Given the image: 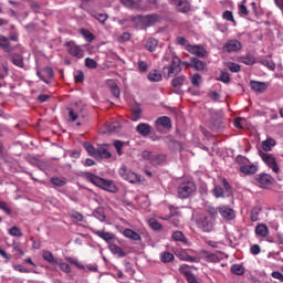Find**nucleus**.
<instances>
[{
  "label": "nucleus",
  "mask_w": 283,
  "mask_h": 283,
  "mask_svg": "<svg viewBox=\"0 0 283 283\" xmlns=\"http://www.w3.org/2000/svg\"><path fill=\"white\" fill-rule=\"evenodd\" d=\"M180 63V57L171 53H165L161 59L163 72H165L166 70L168 71V78H171V76H178L182 72Z\"/></svg>",
  "instance_id": "obj_1"
},
{
  "label": "nucleus",
  "mask_w": 283,
  "mask_h": 283,
  "mask_svg": "<svg viewBox=\"0 0 283 283\" xmlns=\"http://www.w3.org/2000/svg\"><path fill=\"white\" fill-rule=\"evenodd\" d=\"M86 178L95 185V187H99V189H104V191H108L109 193H118V187L112 180L103 179L92 172H86Z\"/></svg>",
  "instance_id": "obj_2"
},
{
  "label": "nucleus",
  "mask_w": 283,
  "mask_h": 283,
  "mask_svg": "<svg viewBox=\"0 0 283 283\" xmlns=\"http://www.w3.org/2000/svg\"><path fill=\"white\" fill-rule=\"evenodd\" d=\"M222 185L223 188L218 185L213 187L212 196H214V198H231V196H233V188L231 187V184H229L227 178H223Z\"/></svg>",
  "instance_id": "obj_3"
},
{
  "label": "nucleus",
  "mask_w": 283,
  "mask_h": 283,
  "mask_svg": "<svg viewBox=\"0 0 283 283\" xmlns=\"http://www.w3.org/2000/svg\"><path fill=\"white\" fill-rule=\"evenodd\" d=\"M197 187L193 181H184L179 185L177 189L178 198L181 200H187V198H191L193 193H196Z\"/></svg>",
  "instance_id": "obj_4"
},
{
  "label": "nucleus",
  "mask_w": 283,
  "mask_h": 283,
  "mask_svg": "<svg viewBox=\"0 0 283 283\" xmlns=\"http://www.w3.org/2000/svg\"><path fill=\"white\" fill-rule=\"evenodd\" d=\"M142 158H144V160H148L150 165H154V167H158V165H163V163L167 160V155L154 154L149 150H144L142 153Z\"/></svg>",
  "instance_id": "obj_5"
},
{
  "label": "nucleus",
  "mask_w": 283,
  "mask_h": 283,
  "mask_svg": "<svg viewBox=\"0 0 283 283\" xmlns=\"http://www.w3.org/2000/svg\"><path fill=\"white\" fill-rule=\"evenodd\" d=\"M118 174L123 180H127V182H130V185L140 182V175L132 171L129 168H127V166H122Z\"/></svg>",
  "instance_id": "obj_6"
},
{
  "label": "nucleus",
  "mask_w": 283,
  "mask_h": 283,
  "mask_svg": "<svg viewBox=\"0 0 283 283\" xmlns=\"http://www.w3.org/2000/svg\"><path fill=\"white\" fill-rule=\"evenodd\" d=\"M259 156L263 163H265L266 166L274 171V174H280V166H277V161L273 155L259 150Z\"/></svg>",
  "instance_id": "obj_7"
},
{
  "label": "nucleus",
  "mask_w": 283,
  "mask_h": 283,
  "mask_svg": "<svg viewBox=\"0 0 283 283\" xmlns=\"http://www.w3.org/2000/svg\"><path fill=\"white\" fill-rule=\"evenodd\" d=\"M64 46L67 48L69 54L75 59H83V56H85L83 49H81L74 41L66 42Z\"/></svg>",
  "instance_id": "obj_8"
},
{
  "label": "nucleus",
  "mask_w": 283,
  "mask_h": 283,
  "mask_svg": "<svg viewBox=\"0 0 283 283\" xmlns=\"http://www.w3.org/2000/svg\"><path fill=\"white\" fill-rule=\"evenodd\" d=\"M135 21H139L146 28H151V25H155V23H158L160 21V15L158 14H148V15H137L135 18Z\"/></svg>",
  "instance_id": "obj_9"
},
{
  "label": "nucleus",
  "mask_w": 283,
  "mask_h": 283,
  "mask_svg": "<svg viewBox=\"0 0 283 283\" xmlns=\"http://www.w3.org/2000/svg\"><path fill=\"white\" fill-rule=\"evenodd\" d=\"M273 178L269 174H259L255 175L254 181L259 187H262L263 189H266V187H270V185H273Z\"/></svg>",
  "instance_id": "obj_10"
},
{
  "label": "nucleus",
  "mask_w": 283,
  "mask_h": 283,
  "mask_svg": "<svg viewBox=\"0 0 283 283\" xmlns=\"http://www.w3.org/2000/svg\"><path fill=\"white\" fill-rule=\"evenodd\" d=\"M186 50L190 54H193L195 56H198L199 59H205L207 56V49L203 48L202 45L188 44L186 46Z\"/></svg>",
  "instance_id": "obj_11"
},
{
  "label": "nucleus",
  "mask_w": 283,
  "mask_h": 283,
  "mask_svg": "<svg viewBox=\"0 0 283 283\" xmlns=\"http://www.w3.org/2000/svg\"><path fill=\"white\" fill-rule=\"evenodd\" d=\"M223 52H228V54H231V52H240L242 50V43L238 40H229L222 48Z\"/></svg>",
  "instance_id": "obj_12"
},
{
  "label": "nucleus",
  "mask_w": 283,
  "mask_h": 283,
  "mask_svg": "<svg viewBox=\"0 0 283 283\" xmlns=\"http://www.w3.org/2000/svg\"><path fill=\"white\" fill-rule=\"evenodd\" d=\"M176 258H179L182 262H200V259L198 256H191L189 253H187V250H177L175 252Z\"/></svg>",
  "instance_id": "obj_13"
},
{
  "label": "nucleus",
  "mask_w": 283,
  "mask_h": 283,
  "mask_svg": "<svg viewBox=\"0 0 283 283\" xmlns=\"http://www.w3.org/2000/svg\"><path fill=\"white\" fill-rule=\"evenodd\" d=\"M218 211L221 216V218H223V220H233V218H235V211H233V208H229L228 206H220L218 208Z\"/></svg>",
  "instance_id": "obj_14"
},
{
  "label": "nucleus",
  "mask_w": 283,
  "mask_h": 283,
  "mask_svg": "<svg viewBox=\"0 0 283 283\" xmlns=\"http://www.w3.org/2000/svg\"><path fill=\"white\" fill-rule=\"evenodd\" d=\"M172 3L184 14L191 11V2L189 0H172Z\"/></svg>",
  "instance_id": "obj_15"
},
{
  "label": "nucleus",
  "mask_w": 283,
  "mask_h": 283,
  "mask_svg": "<svg viewBox=\"0 0 283 283\" xmlns=\"http://www.w3.org/2000/svg\"><path fill=\"white\" fill-rule=\"evenodd\" d=\"M9 61L15 65V67L23 69L25 67V62L23 61V55L21 53H12L9 54Z\"/></svg>",
  "instance_id": "obj_16"
},
{
  "label": "nucleus",
  "mask_w": 283,
  "mask_h": 283,
  "mask_svg": "<svg viewBox=\"0 0 283 283\" xmlns=\"http://www.w3.org/2000/svg\"><path fill=\"white\" fill-rule=\"evenodd\" d=\"M250 87L253 92H256V94H264L269 86L264 82L250 81Z\"/></svg>",
  "instance_id": "obj_17"
},
{
  "label": "nucleus",
  "mask_w": 283,
  "mask_h": 283,
  "mask_svg": "<svg viewBox=\"0 0 283 283\" xmlns=\"http://www.w3.org/2000/svg\"><path fill=\"white\" fill-rule=\"evenodd\" d=\"M136 132L139 136L147 137L151 134V126L147 123H140L136 126Z\"/></svg>",
  "instance_id": "obj_18"
},
{
  "label": "nucleus",
  "mask_w": 283,
  "mask_h": 283,
  "mask_svg": "<svg viewBox=\"0 0 283 283\" xmlns=\"http://www.w3.org/2000/svg\"><path fill=\"white\" fill-rule=\"evenodd\" d=\"M92 233H94V235H97V238H101L105 242H112V240H114L115 238L114 233L105 232L103 230H92Z\"/></svg>",
  "instance_id": "obj_19"
},
{
  "label": "nucleus",
  "mask_w": 283,
  "mask_h": 283,
  "mask_svg": "<svg viewBox=\"0 0 283 283\" xmlns=\"http://www.w3.org/2000/svg\"><path fill=\"white\" fill-rule=\"evenodd\" d=\"M123 235L125 238H128V240H134L135 242H140V240H143V238L140 237V234H138L136 231L126 228L123 232Z\"/></svg>",
  "instance_id": "obj_20"
},
{
  "label": "nucleus",
  "mask_w": 283,
  "mask_h": 283,
  "mask_svg": "<svg viewBox=\"0 0 283 283\" xmlns=\"http://www.w3.org/2000/svg\"><path fill=\"white\" fill-rule=\"evenodd\" d=\"M155 123L159 127H164V129H171V118L168 116L158 117Z\"/></svg>",
  "instance_id": "obj_21"
},
{
  "label": "nucleus",
  "mask_w": 283,
  "mask_h": 283,
  "mask_svg": "<svg viewBox=\"0 0 283 283\" xmlns=\"http://www.w3.org/2000/svg\"><path fill=\"white\" fill-rule=\"evenodd\" d=\"M145 49L148 52H156L158 50V40L156 38L146 39Z\"/></svg>",
  "instance_id": "obj_22"
},
{
  "label": "nucleus",
  "mask_w": 283,
  "mask_h": 283,
  "mask_svg": "<svg viewBox=\"0 0 283 283\" xmlns=\"http://www.w3.org/2000/svg\"><path fill=\"white\" fill-rule=\"evenodd\" d=\"M97 160H101L103 158H112V153H109V150L107 149V144H104L102 146L97 147Z\"/></svg>",
  "instance_id": "obj_23"
},
{
  "label": "nucleus",
  "mask_w": 283,
  "mask_h": 283,
  "mask_svg": "<svg viewBox=\"0 0 283 283\" xmlns=\"http://www.w3.org/2000/svg\"><path fill=\"white\" fill-rule=\"evenodd\" d=\"M241 174H244L245 176H253L258 174V166L255 165H244L240 167Z\"/></svg>",
  "instance_id": "obj_24"
},
{
  "label": "nucleus",
  "mask_w": 283,
  "mask_h": 283,
  "mask_svg": "<svg viewBox=\"0 0 283 283\" xmlns=\"http://www.w3.org/2000/svg\"><path fill=\"white\" fill-rule=\"evenodd\" d=\"M108 249L113 255H117V258H125L127 253H125V250L123 248L116 245L115 243H109Z\"/></svg>",
  "instance_id": "obj_25"
},
{
  "label": "nucleus",
  "mask_w": 283,
  "mask_h": 283,
  "mask_svg": "<svg viewBox=\"0 0 283 283\" xmlns=\"http://www.w3.org/2000/svg\"><path fill=\"white\" fill-rule=\"evenodd\" d=\"M186 82H187V76L178 75L172 78L171 85L175 90H180L185 85Z\"/></svg>",
  "instance_id": "obj_26"
},
{
  "label": "nucleus",
  "mask_w": 283,
  "mask_h": 283,
  "mask_svg": "<svg viewBox=\"0 0 283 283\" xmlns=\"http://www.w3.org/2000/svg\"><path fill=\"white\" fill-rule=\"evenodd\" d=\"M0 50H3L4 52H12V46H10V39H8L6 35H0Z\"/></svg>",
  "instance_id": "obj_27"
},
{
  "label": "nucleus",
  "mask_w": 283,
  "mask_h": 283,
  "mask_svg": "<svg viewBox=\"0 0 283 283\" xmlns=\"http://www.w3.org/2000/svg\"><path fill=\"white\" fill-rule=\"evenodd\" d=\"M199 227L203 229V231H211L213 229V223L209 220V217H203L199 219Z\"/></svg>",
  "instance_id": "obj_28"
},
{
  "label": "nucleus",
  "mask_w": 283,
  "mask_h": 283,
  "mask_svg": "<svg viewBox=\"0 0 283 283\" xmlns=\"http://www.w3.org/2000/svg\"><path fill=\"white\" fill-rule=\"evenodd\" d=\"M106 132H108V134H118V132H120V123L112 122L106 124Z\"/></svg>",
  "instance_id": "obj_29"
},
{
  "label": "nucleus",
  "mask_w": 283,
  "mask_h": 283,
  "mask_svg": "<svg viewBox=\"0 0 283 283\" xmlns=\"http://www.w3.org/2000/svg\"><path fill=\"white\" fill-rule=\"evenodd\" d=\"M255 234L260 235V238H266V235H269V228L266 227V224H258L255 227Z\"/></svg>",
  "instance_id": "obj_30"
},
{
  "label": "nucleus",
  "mask_w": 283,
  "mask_h": 283,
  "mask_svg": "<svg viewBox=\"0 0 283 283\" xmlns=\"http://www.w3.org/2000/svg\"><path fill=\"white\" fill-rule=\"evenodd\" d=\"M239 63H243L244 65H255V56L251 54L239 56Z\"/></svg>",
  "instance_id": "obj_31"
},
{
  "label": "nucleus",
  "mask_w": 283,
  "mask_h": 283,
  "mask_svg": "<svg viewBox=\"0 0 283 283\" xmlns=\"http://www.w3.org/2000/svg\"><path fill=\"white\" fill-rule=\"evenodd\" d=\"M42 258L45 262H49V264H59V260L54 258V254H52L51 251H43Z\"/></svg>",
  "instance_id": "obj_32"
},
{
  "label": "nucleus",
  "mask_w": 283,
  "mask_h": 283,
  "mask_svg": "<svg viewBox=\"0 0 283 283\" xmlns=\"http://www.w3.org/2000/svg\"><path fill=\"white\" fill-rule=\"evenodd\" d=\"M84 149L90 154V156H93V158H97L98 156V148L94 147L91 143L84 144Z\"/></svg>",
  "instance_id": "obj_33"
},
{
  "label": "nucleus",
  "mask_w": 283,
  "mask_h": 283,
  "mask_svg": "<svg viewBox=\"0 0 283 283\" xmlns=\"http://www.w3.org/2000/svg\"><path fill=\"white\" fill-rule=\"evenodd\" d=\"M263 151H271L272 147H275V139L268 138L261 143Z\"/></svg>",
  "instance_id": "obj_34"
},
{
  "label": "nucleus",
  "mask_w": 283,
  "mask_h": 283,
  "mask_svg": "<svg viewBox=\"0 0 283 283\" xmlns=\"http://www.w3.org/2000/svg\"><path fill=\"white\" fill-rule=\"evenodd\" d=\"M190 63H192V67L197 72H202V70H205V62L198 60V57H191Z\"/></svg>",
  "instance_id": "obj_35"
},
{
  "label": "nucleus",
  "mask_w": 283,
  "mask_h": 283,
  "mask_svg": "<svg viewBox=\"0 0 283 283\" xmlns=\"http://www.w3.org/2000/svg\"><path fill=\"white\" fill-rule=\"evenodd\" d=\"M148 80L151 81V83H159V81H163V74L156 70L150 71L148 74Z\"/></svg>",
  "instance_id": "obj_36"
},
{
  "label": "nucleus",
  "mask_w": 283,
  "mask_h": 283,
  "mask_svg": "<svg viewBox=\"0 0 283 283\" xmlns=\"http://www.w3.org/2000/svg\"><path fill=\"white\" fill-rule=\"evenodd\" d=\"M174 259L175 256L171 252L165 251L160 253V260L164 264H169V262H174Z\"/></svg>",
  "instance_id": "obj_37"
},
{
  "label": "nucleus",
  "mask_w": 283,
  "mask_h": 283,
  "mask_svg": "<svg viewBox=\"0 0 283 283\" xmlns=\"http://www.w3.org/2000/svg\"><path fill=\"white\" fill-rule=\"evenodd\" d=\"M53 187H65L67 185V180L65 178L52 177L50 180Z\"/></svg>",
  "instance_id": "obj_38"
},
{
  "label": "nucleus",
  "mask_w": 283,
  "mask_h": 283,
  "mask_svg": "<svg viewBox=\"0 0 283 283\" xmlns=\"http://www.w3.org/2000/svg\"><path fill=\"white\" fill-rule=\"evenodd\" d=\"M179 273L181 274V275H184V277H190L191 275H193L192 273H191V266L189 265V264H181L180 266H179Z\"/></svg>",
  "instance_id": "obj_39"
},
{
  "label": "nucleus",
  "mask_w": 283,
  "mask_h": 283,
  "mask_svg": "<svg viewBox=\"0 0 283 283\" xmlns=\"http://www.w3.org/2000/svg\"><path fill=\"white\" fill-rule=\"evenodd\" d=\"M122 6L129 8L130 10H138V1L135 0H119Z\"/></svg>",
  "instance_id": "obj_40"
},
{
  "label": "nucleus",
  "mask_w": 283,
  "mask_h": 283,
  "mask_svg": "<svg viewBox=\"0 0 283 283\" xmlns=\"http://www.w3.org/2000/svg\"><path fill=\"white\" fill-rule=\"evenodd\" d=\"M202 253L207 262H214V263L220 262V258L217 256L216 253H209L208 251H202Z\"/></svg>",
  "instance_id": "obj_41"
},
{
  "label": "nucleus",
  "mask_w": 283,
  "mask_h": 283,
  "mask_svg": "<svg viewBox=\"0 0 283 283\" xmlns=\"http://www.w3.org/2000/svg\"><path fill=\"white\" fill-rule=\"evenodd\" d=\"M172 240H175V242H182L184 244L187 242V238L181 231H175L172 233Z\"/></svg>",
  "instance_id": "obj_42"
},
{
  "label": "nucleus",
  "mask_w": 283,
  "mask_h": 283,
  "mask_svg": "<svg viewBox=\"0 0 283 283\" xmlns=\"http://www.w3.org/2000/svg\"><path fill=\"white\" fill-rule=\"evenodd\" d=\"M91 14L92 17H94V19L99 21V23H105V21H107L108 19V15L106 13H98V12L92 11Z\"/></svg>",
  "instance_id": "obj_43"
},
{
  "label": "nucleus",
  "mask_w": 283,
  "mask_h": 283,
  "mask_svg": "<svg viewBox=\"0 0 283 283\" xmlns=\"http://www.w3.org/2000/svg\"><path fill=\"white\" fill-rule=\"evenodd\" d=\"M231 273H233V275H244V266L240 264H233L231 266Z\"/></svg>",
  "instance_id": "obj_44"
},
{
  "label": "nucleus",
  "mask_w": 283,
  "mask_h": 283,
  "mask_svg": "<svg viewBox=\"0 0 283 283\" xmlns=\"http://www.w3.org/2000/svg\"><path fill=\"white\" fill-rule=\"evenodd\" d=\"M9 234L13 235V238H23V233L21 232V229L19 227L13 226L9 230Z\"/></svg>",
  "instance_id": "obj_45"
},
{
  "label": "nucleus",
  "mask_w": 283,
  "mask_h": 283,
  "mask_svg": "<svg viewBox=\"0 0 283 283\" xmlns=\"http://www.w3.org/2000/svg\"><path fill=\"white\" fill-rule=\"evenodd\" d=\"M261 65H264V67H268V70H271L272 72L275 70V63L272 60L262 59L260 60Z\"/></svg>",
  "instance_id": "obj_46"
},
{
  "label": "nucleus",
  "mask_w": 283,
  "mask_h": 283,
  "mask_svg": "<svg viewBox=\"0 0 283 283\" xmlns=\"http://www.w3.org/2000/svg\"><path fill=\"white\" fill-rule=\"evenodd\" d=\"M200 83H202V75L198 73L192 75L191 85H193V87H200Z\"/></svg>",
  "instance_id": "obj_47"
},
{
  "label": "nucleus",
  "mask_w": 283,
  "mask_h": 283,
  "mask_svg": "<svg viewBox=\"0 0 283 283\" xmlns=\"http://www.w3.org/2000/svg\"><path fill=\"white\" fill-rule=\"evenodd\" d=\"M57 266H60L61 271L63 273H72V268L70 266V264L63 262V261H57V263H55Z\"/></svg>",
  "instance_id": "obj_48"
},
{
  "label": "nucleus",
  "mask_w": 283,
  "mask_h": 283,
  "mask_svg": "<svg viewBox=\"0 0 283 283\" xmlns=\"http://www.w3.org/2000/svg\"><path fill=\"white\" fill-rule=\"evenodd\" d=\"M261 209L258 207H254L250 213V220L251 222H258L259 216H260Z\"/></svg>",
  "instance_id": "obj_49"
},
{
  "label": "nucleus",
  "mask_w": 283,
  "mask_h": 283,
  "mask_svg": "<svg viewBox=\"0 0 283 283\" xmlns=\"http://www.w3.org/2000/svg\"><path fill=\"white\" fill-rule=\"evenodd\" d=\"M218 81H221V83H231V75L227 71H221Z\"/></svg>",
  "instance_id": "obj_50"
},
{
  "label": "nucleus",
  "mask_w": 283,
  "mask_h": 283,
  "mask_svg": "<svg viewBox=\"0 0 283 283\" xmlns=\"http://www.w3.org/2000/svg\"><path fill=\"white\" fill-rule=\"evenodd\" d=\"M113 145L118 156H123V147H125V142L114 140Z\"/></svg>",
  "instance_id": "obj_51"
},
{
  "label": "nucleus",
  "mask_w": 283,
  "mask_h": 283,
  "mask_svg": "<svg viewBox=\"0 0 283 283\" xmlns=\"http://www.w3.org/2000/svg\"><path fill=\"white\" fill-rule=\"evenodd\" d=\"M85 65L88 70H96V67H98V63L92 57L85 59Z\"/></svg>",
  "instance_id": "obj_52"
},
{
  "label": "nucleus",
  "mask_w": 283,
  "mask_h": 283,
  "mask_svg": "<svg viewBox=\"0 0 283 283\" xmlns=\"http://www.w3.org/2000/svg\"><path fill=\"white\" fill-rule=\"evenodd\" d=\"M148 224L150 229H154L155 231H160V229H163V224H160L156 219H149Z\"/></svg>",
  "instance_id": "obj_53"
},
{
  "label": "nucleus",
  "mask_w": 283,
  "mask_h": 283,
  "mask_svg": "<svg viewBox=\"0 0 283 283\" xmlns=\"http://www.w3.org/2000/svg\"><path fill=\"white\" fill-rule=\"evenodd\" d=\"M0 209L1 211H4L7 216L12 214V209H10V206H8V202L0 200Z\"/></svg>",
  "instance_id": "obj_54"
},
{
  "label": "nucleus",
  "mask_w": 283,
  "mask_h": 283,
  "mask_svg": "<svg viewBox=\"0 0 283 283\" xmlns=\"http://www.w3.org/2000/svg\"><path fill=\"white\" fill-rule=\"evenodd\" d=\"M81 33H82V36H84V39H86V41H88L90 43L94 41V34L88 30L82 29Z\"/></svg>",
  "instance_id": "obj_55"
},
{
  "label": "nucleus",
  "mask_w": 283,
  "mask_h": 283,
  "mask_svg": "<svg viewBox=\"0 0 283 283\" xmlns=\"http://www.w3.org/2000/svg\"><path fill=\"white\" fill-rule=\"evenodd\" d=\"M137 66H138L139 72H147V70H149V65H147V62L142 61V60H139L137 62Z\"/></svg>",
  "instance_id": "obj_56"
},
{
  "label": "nucleus",
  "mask_w": 283,
  "mask_h": 283,
  "mask_svg": "<svg viewBox=\"0 0 283 283\" xmlns=\"http://www.w3.org/2000/svg\"><path fill=\"white\" fill-rule=\"evenodd\" d=\"M66 261H69L70 264H74L77 269H85V266L81 263H78V260L72 258V256H67Z\"/></svg>",
  "instance_id": "obj_57"
},
{
  "label": "nucleus",
  "mask_w": 283,
  "mask_h": 283,
  "mask_svg": "<svg viewBox=\"0 0 283 283\" xmlns=\"http://www.w3.org/2000/svg\"><path fill=\"white\" fill-rule=\"evenodd\" d=\"M223 19L226 21H231L232 23H235V19L233 18V12L231 11H224L222 14Z\"/></svg>",
  "instance_id": "obj_58"
},
{
  "label": "nucleus",
  "mask_w": 283,
  "mask_h": 283,
  "mask_svg": "<svg viewBox=\"0 0 283 283\" xmlns=\"http://www.w3.org/2000/svg\"><path fill=\"white\" fill-rule=\"evenodd\" d=\"M228 67H229L230 72H232V73H238V72H240V64H237V63H234V62H230V63L228 64Z\"/></svg>",
  "instance_id": "obj_59"
},
{
  "label": "nucleus",
  "mask_w": 283,
  "mask_h": 283,
  "mask_svg": "<svg viewBox=\"0 0 283 283\" xmlns=\"http://www.w3.org/2000/svg\"><path fill=\"white\" fill-rule=\"evenodd\" d=\"M75 83H83L85 81V74H83V71H78L77 74L74 76Z\"/></svg>",
  "instance_id": "obj_60"
},
{
  "label": "nucleus",
  "mask_w": 283,
  "mask_h": 283,
  "mask_svg": "<svg viewBox=\"0 0 283 283\" xmlns=\"http://www.w3.org/2000/svg\"><path fill=\"white\" fill-rule=\"evenodd\" d=\"M43 72L46 74V76H49V78H54V70L52 67L45 66Z\"/></svg>",
  "instance_id": "obj_61"
},
{
  "label": "nucleus",
  "mask_w": 283,
  "mask_h": 283,
  "mask_svg": "<svg viewBox=\"0 0 283 283\" xmlns=\"http://www.w3.org/2000/svg\"><path fill=\"white\" fill-rule=\"evenodd\" d=\"M207 211H208L209 216H211V218H216V216H218V209H216V207H213V206H209L207 208Z\"/></svg>",
  "instance_id": "obj_62"
},
{
  "label": "nucleus",
  "mask_w": 283,
  "mask_h": 283,
  "mask_svg": "<svg viewBox=\"0 0 283 283\" xmlns=\"http://www.w3.org/2000/svg\"><path fill=\"white\" fill-rule=\"evenodd\" d=\"M209 98H211V101H220V93L216 92V91H211L208 93Z\"/></svg>",
  "instance_id": "obj_63"
},
{
  "label": "nucleus",
  "mask_w": 283,
  "mask_h": 283,
  "mask_svg": "<svg viewBox=\"0 0 283 283\" xmlns=\"http://www.w3.org/2000/svg\"><path fill=\"white\" fill-rule=\"evenodd\" d=\"M272 277H274V280H280V282H283V274L281 272H272Z\"/></svg>",
  "instance_id": "obj_64"
}]
</instances>
